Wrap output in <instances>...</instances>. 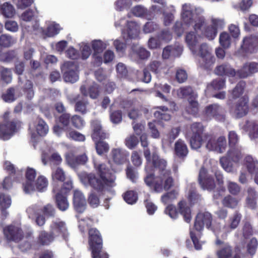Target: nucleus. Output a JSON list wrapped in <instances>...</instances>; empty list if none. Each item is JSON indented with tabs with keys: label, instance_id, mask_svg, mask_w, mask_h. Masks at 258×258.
<instances>
[{
	"label": "nucleus",
	"instance_id": "1",
	"mask_svg": "<svg viewBox=\"0 0 258 258\" xmlns=\"http://www.w3.org/2000/svg\"><path fill=\"white\" fill-rule=\"evenodd\" d=\"M152 163L154 167L159 170V174L154 179L155 191L161 192L163 189H169L173 184V179L170 176V171L166 169V161L153 154Z\"/></svg>",
	"mask_w": 258,
	"mask_h": 258
},
{
	"label": "nucleus",
	"instance_id": "2",
	"mask_svg": "<svg viewBox=\"0 0 258 258\" xmlns=\"http://www.w3.org/2000/svg\"><path fill=\"white\" fill-rule=\"evenodd\" d=\"M213 218L211 214L208 212H201L199 213L195 221V229L196 231H191L190 237L196 249H201V244L199 242L198 236L199 232L201 231L205 226L208 229H212L211 224Z\"/></svg>",
	"mask_w": 258,
	"mask_h": 258
},
{
	"label": "nucleus",
	"instance_id": "3",
	"mask_svg": "<svg viewBox=\"0 0 258 258\" xmlns=\"http://www.w3.org/2000/svg\"><path fill=\"white\" fill-rule=\"evenodd\" d=\"M89 243L93 258H108V254L102 251V239L97 229L91 228L89 230Z\"/></svg>",
	"mask_w": 258,
	"mask_h": 258
},
{
	"label": "nucleus",
	"instance_id": "4",
	"mask_svg": "<svg viewBox=\"0 0 258 258\" xmlns=\"http://www.w3.org/2000/svg\"><path fill=\"white\" fill-rule=\"evenodd\" d=\"M11 112L6 111L3 116V122L0 124V139L7 140L16 132L19 125V121L12 118Z\"/></svg>",
	"mask_w": 258,
	"mask_h": 258
},
{
	"label": "nucleus",
	"instance_id": "5",
	"mask_svg": "<svg viewBox=\"0 0 258 258\" xmlns=\"http://www.w3.org/2000/svg\"><path fill=\"white\" fill-rule=\"evenodd\" d=\"M190 4H184L182 8L181 17L183 23L187 26L194 23L193 27L195 31L198 32L205 24V18L203 16H194Z\"/></svg>",
	"mask_w": 258,
	"mask_h": 258
},
{
	"label": "nucleus",
	"instance_id": "6",
	"mask_svg": "<svg viewBox=\"0 0 258 258\" xmlns=\"http://www.w3.org/2000/svg\"><path fill=\"white\" fill-rule=\"evenodd\" d=\"M82 182L85 185L89 184L98 191H103L108 187L114 186L115 184L107 183V180L98 177L93 173L84 174L81 177Z\"/></svg>",
	"mask_w": 258,
	"mask_h": 258
},
{
	"label": "nucleus",
	"instance_id": "7",
	"mask_svg": "<svg viewBox=\"0 0 258 258\" xmlns=\"http://www.w3.org/2000/svg\"><path fill=\"white\" fill-rule=\"evenodd\" d=\"M206 148L210 151H215L219 153H223L227 148V141L224 136L216 137L213 135H206Z\"/></svg>",
	"mask_w": 258,
	"mask_h": 258
},
{
	"label": "nucleus",
	"instance_id": "8",
	"mask_svg": "<svg viewBox=\"0 0 258 258\" xmlns=\"http://www.w3.org/2000/svg\"><path fill=\"white\" fill-rule=\"evenodd\" d=\"M192 135L190 139V147L193 149L200 148L203 144L202 135L204 126L201 122H194L190 125Z\"/></svg>",
	"mask_w": 258,
	"mask_h": 258
},
{
	"label": "nucleus",
	"instance_id": "9",
	"mask_svg": "<svg viewBox=\"0 0 258 258\" xmlns=\"http://www.w3.org/2000/svg\"><path fill=\"white\" fill-rule=\"evenodd\" d=\"M4 236L8 241L18 242L24 237L22 229L13 225H9L3 229Z\"/></svg>",
	"mask_w": 258,
	"mask_h": 258
},
{
	"label": "nucleus",
	"instance_id": "10",
	"mask_svg": "<svg viewBox=\"0 0 258 258\" xmlns=\"http://www.w3.org/2000/svg\"><path fill=\"white\" fill-rule=\"evenodd\" d=\"M54 238L61 236L63 238L67 241L69 237L68 229L66 223L59 220H54L50 225V232Z\"/></svg>",
	"mask_w": 258,
	"mask_h": 258
},
{
	"label": "nucleus",
	"instance_id": "11",
	"mask_svg": "<svg viewBox=\"0 0 258 258\" xmlns=\"http://www.w3.org/2000/svg\"><path fill=\"white\" fill-rule=\"evenodd\" d=\"M68 99L71 103H75V110L83 114H86L88 111L89 102L85 97H82L80 95H70Z\"/></svg>",
	"mask_w": 258,
	"mask_h": 258
},
{
	"label": "nucleus",
	"instance_id": "12",
	"mask_svg": "<svg viewBox=\"0 0 258 258\" xmlns=\"http://www.w3.org/2000/svg\"><path fill=\"white\" fill-rule=\"evenodd\" d=\"M76 67L72 61H67L61 67L64 71L63 79L65 82L72 83L76 82L79 79L78 73L74 70Z\"/></svg>",
	"mask_w": 258,
	"mask_h": 258
},
{
	"label": "nucleus",
	"instance_id": "13",
	"mask_svg": "<svg viewBox=\"0 0 258 258\" xmlns=\"http://www.w3.org/2000/svg\"><path fill=\"white\" fill-rule=\"evenodd\" d=\"M199 182L204 189L212 190L216 187L215 180L213 177L208 175L204 167L201 168L199 175Z\"/></svg>",
	"mask_w": 258,
	"mask_h": 258
},
{
	"label": "nucleus",
	"instance_id": "14",
	"mask_svg": "<svg viewBox=\"0 0 258 258\" xmlns=\"http://www.w3.org/2000/svg\"><path fill=\"white\" fill-rule=\"evenodd\" d=\"M94 167L98 174L103 180H107V183L115 184L116 177L111 172L109 167L104 163H94Z\"/></svg>",
	"mask_w": 258,
	"mask_h": 258
},
{
	"label": "nucleus",
	"instance_id": "15",
	"mask_svg": "<svg viewBox=\"0 0 258 258\" xmlns=\"http://www.w3.org/2000/svg\"><path fill=\"white\" fill-rule=\"evenodd\" d=\"M248 111V100L245 97L240 98L231 109V112L236 118H240L245 115Z\"/></svg>",
	"mask_w": 258,
	"mask_h": 258
},
{
	"label": "nucleus",
	"instance_id": "16",
	"mask_svg": "<svg viewBox=\"0 0 258 258\" xmlns=\"http://www.w3.org/2000/svg\"><path fill=\"white\" fill-rule=\"evenodd\" d=\"M205 112L207 116L213 117L221 121L225 120V112L223 109L217 104L208 106L205 109Z\"/></svg>",
	"mask_w": 258,
	"mask_h": 258
},
{
	"label": "nucleus",
	"instance_id": "17",
	"mask_svg": "<svg viewBox=\"0 0 258 258\" xmlns=\"http://www.w3.org/2000/svg\"><path fill=\"white\" fill-rule=\"evenodd\" d=\"M73 204L75 210L79 213L83 212L86 209V199L83 194L78 189L74 191Z\"/></svg>",
	"mask_w": 258,
	"mask_h": 258
},
{
	"label": "nucleus",
	"instance_id": "18",
	"mask_svg": "<svg viewBox=\"0 0 258 258\" xmlns=\"http://www.w3.org/2000/svg\"><path fill=\"white\" fill-rule=\"evenodd\" d=\"M36 175V170L32 168H28L26 172V181L23 184L24 191L26 194L35 190L34 179Z\"/></svg>",
	"mask_w": 258,
	"mask_h": 258
},
{
	"label": "nucleus",
	"instance_id": "19",
	"mask_svg": "<svg viewBox=\"0 0 258 258\" xmlns=\"http://www.w3.org/2000/svg\"><path fill=\"white\" fill-rule=\"evenodd\" d=\"M140 33V27L134 21L127 22L126 33L122 32V35L124 39H135L138 37Z\"/></svg>",
	"mask_w": 258,
	"mask_h": 258
},
{
	"label": "nucleus",
	"instance_id": "20",
	"mask_svg": "<svg viewBox=\"0 0 258 258\" xmlns=\"http://www.w3.org/2000/svg\"><path fill=\"white\" fill-rule=\"evenodd\" d=\"M256 72H258V63L251 62L245 63L237 74L239 77L244 78Z\"/></svg>",
	"mask_w": 258,
	"mask_h": 258
},
{
	"label": "nucleus",
	"instance_id": "21",
	"mask_svg": "<svg viewBox=\"0 0 258 258\" xmlns=\"http://www.w3.org/2000/svg\"><path fill=\"white\" fill-rule=\"evenodd\" d=\"M92 129V138L94 141L103 139L107 137V134L104 132L99 121L95 120L91 122Z\"/></svg>",
	"mask_w": 258,
	"mask_h": 258
},
{
	"label": "nucleus",
	"instance_id": "22",
	"mask_svg": "<svg viewBox=\"0 0 258 258\" xmlns=\"http://www.w3.org/2000/svg\"><path fill=\"white\" fill-rule=\"evenodd\" d=\"M214 73L219 76L234 77L236 73L228 63H222L215 68Z\"/></svg>",
	"mask_w": 258,
	"mask_h": 258
},
{
	"label": "nucleus",
	"instance_id": "23",
	"mask_svg": "<svg viewBox=\"0 0 258 258\" xmlns=\"http://www.w3.org/2000/svg\"><path fill=\"white\" fill-rule=\"evenodd\" d=\"M111 153L114 162L117 164H122L127 161L128 154L121 148H114Z\"/></svg>",
	"mask_w": 258,
	"mask_h": 258
},
{
	"label": "nucleus",
	"instance_id": "24",
	"mask_svg": "<svg viewBox=\"0 0 258 258\" xmlns=\"http://www.w3.org/2000/svg\"><path fill=\"white\" fill-rule=\"evenodd\" d=\"M80 92L84 97H87L88 95L92 99H96L99 94L98 85L96 84H93L89 87L87 89L85 85H82L80 88Z\"/></svg>",
	"mask_w": 258,
	"mask_h": 258
},
{
	"label": "nucleus",
	"instance_id": "25",
	"mask_svg": "<svg viewBox=\"0 0 258 258\" xmlns=\"http://www.w3.org/2000/svg\"><path fill=\"white\" fill-rule=\"evenodd\" d=\"M241 146L229 147L226 155L235 163H238L243 157Z\"/></svg>",
	"mask_w": 258,
	"mask_h": 258
},
{
	"label": "nucleus",
	"instance_id": "26",
	"mask_svg": "<svg viewBox=\"0 0 258 258\" xmlns=\"http://www.w3.org/2000/svg\"><path fill=\"white\" fill-rule=\"evenodd\" d=\"M232 253L231 246L227 243H224L217 251L216 255L218 258H240L238 254H235L232 256Z\"/></svg>",
	"mask_w": 258,
	"mask_h": 258
},
{
	"label": "nucleus",
	"instance_id": "27",
	"mask_svg": "<svg viewBox=\"0 0 258 258\" xmlns=\"http://www.w3.org/2000/svg\"><path fill=\"white\" fill-rule=\"evenodd\" d=\"M175 154L180 158H185L188 153L187 146L181 139L178 140L174 144Z\"/></svg>",
	"mask_w": 258,
	"mask_h": 258
},
{
	"label": "nucleus",
	"instance_id": "28",
	"mask_svg": "<svg viewBox=\"0 0 258 258\" xmlns=\"http://www.w3.org/2000/svg\"><path fill=\"white\" fill-rule=\"evenodd\" d=\"M36 128L37 134L41 136H45L48 132V127L44 120L40 118H37L35 122L30 124L29 129Z\"/></svg>",
	"mask_w": 258,
	"mask_h": 258
},
{
	"label": "nucleus",
	"instance_id": "29",
	"mask_svg": "<svg viewBox=\"0 0 258 258\" xmlns=\"http://www.w3.org/2000/svg\"><path fill=\"white\" fill-rule=\"evenodd\" d=\"M256 39L253 36L246 37L242 41L241 48L246 52H252L256 44Z\"/></svg>",
	"mask_w": 258,
	"mask_h": 258
},
{
	"label": "nucleus",
	"instance_id": "30",
	"mask_svg": "<svg viewBox=\"0 0 258 258\" xmlns=\"http://www.w3.org/2000/svg\"><path fill=\"white\" fill-rule=\"evenodd\" d=\"M244 165L248 172L251 174L258 172V161L251 155H246L244 159Z\"/></svg>",
	"mask_w": 258,
	"mask_h": 258
},
{
	"label": "nucleus",
	"instance_id": "31",
	"mask_svg": "<svg viewBox=\"0 0 258 258\" xmlns=\"http://www.w3.org/2000/svg\"><path fill=\"white\" fill-rule=\"evenodd\" d=\"M179 212L183 216L184 220L188 223L191 219V211L185 201H181L178 204Z\"/></svg>",
	"mask_w": 258,
	"mask_h": 258
},
{
	"label": "nucleus",
	"instance_id": "32",
	"mask_svg": "<svg viewBox=\"0 0 258 258\" xmlns=\"http://www.w3.org/2000/svg\"><path fill=\"white\" fill-rule=\"evenodd\" d=\"M133 14L139 17H144L147 19H151L153 16L151 12L146 8L142 6H137L132 9Z\"/></svg>",
	"mask_w": 258,
	"mask_h": 258
},
{
	"label": "nucleus",
	"instance_id": "33",
	"mask_svg": "<svg viewBox=\"0 0 258 258\" xmlns=\"http://www.w3.org/2000/svg\"><path fill=\"white\" fill-rule=\"evenodd\" d=\"M244 129L251 138L255 139L258 137V124L254 121H247Z\"/></svg>",
	"mask_w": 258,
	"mask_h": 258
},
{
	"label": "nucleus",
	"instance_id": "34",
	"mask_svg": "<svg viewBox=\"0 0 258 258\" xmlns=\"http://www.w3.org/2000/svg\"><path fill=\"white\" fill-rule=\"evenodd\" d=\"M177 95L180 98L189 96L192 99H197L198 94L195 93L189 86H185L180 88L177 90Z\"/></svg>",
	"mask_w": 258,
	"mask_h": 258
},
{
	"label": "nucleus",
	"instance_id": "35",
	"mask_svg": "<svg viewBox=\"0 0 258 258\" xmlns=\"http://www.w3.org/2000/svg\"><path fill=\"white\" fill-rule=\"evenodd\" d=\"M55 201L57 207L61 211H66L69 207V203L67 198L60 193H57L55 196Z\"/></svg>",
	"mask_w": 258,
	"mask_h": 258
},
{
	"label": "nucleus",
	"instance_id": "36",
	"mask_svg": "<svg viewBox=\"0 0 258 258\" xmlns=\"http://www.w3.org/2000/svg\"><path fill=\"white\" fill-rule=\"evenodd\" d=\"M88 158L85 154H83L76 157L68 156L67 161L72 167H75L78 164H84L86 163Z\"/></svg>",
	"mask_w": 258,
	"mask_h": 258
},
{
	"label": "nucleus",
	"instance_id": "37",
	"mask_svg": "<svg viewBox=\"0 0 258 258\" xmlns=\"http://www.w3.org/2000/svg\"><path fill=\"white\" fill-rule=\"evenodd\" d=\"M220 163L226 172L228 173H233L234 172L235 169L232 161L227 156L222 157L220 159Z\"/></svg>",
	"mask_w": 258,
	"mask_h": 258
},
{
	"label": "nucleus",
	"instance_id": "38",
	"mask_svg": "<svg viewBox=\"0 0 258 258\" xmlns=\"http://www.w3.org/2000/svg\"><path fill=\"white\" fill-rule=\"evenodd\" d=\"M149 69L152 72L158 74L162 72H166V66L160 61L153 60L152 61L149 65Z\"/></svg>",
	"mask_w": 258,
	"mask_h": 258
},
{
	"label": "nucleus",
	"instance_id": "39",
	"mask_svg": "<svg viewBox=\"0 0 258 258\" xmlns=\"http://www.w3.org/2000/svg\"><path fill=\"white\" fill-rule=\"evenodd\" d=\"M2 14L7 18H12L15 14V10L12 5L6 2L0 7Z\"/></svg>",
	"mask_w": 258,
	"mask_h": 258
},
{
	"label": "nucleus",
	"instance_id": "40",
	"mask_svg": "<svg viewBox=\"0 0 258 258\" xmlns=\"http://www.w3.org/2000/svg\"><path fill=\"white\" fill-rule=\"evenodd\" d=\"M200 63L201 66L205 69H211L214 63V57L212 54L201 56Z\"/></svg>",
	"mask_w": 258,
	"mask_h": 258
},
{
	"label": "nucleus",
	"instance_id": "41",
	"mask_svg": "<svg viewBox=\"0 0 258 258\" xmlns=\"http://www.w3.org/2000/svg\"><path fill=\"white\" fill-rule=\"evenodd\" d=\"M185 40L190 49L192 52L196 51V45L199 41V37L196 36L195 32H191L186 35Z\"/></svg>",
	"mask_w": 258,
	"mask_h": 258
},
{
	"label": "nucleus",
	"instance_id": "42",
	"mask_svg": "<svg viewBox=\"0 0 258 258\" xmlns=\"http://www.w3.org/2000/svg\"><path fill=\"white\" fill-rule=\"evenodd\" d=\"M188 104L185 108L186 111L190 114L196 115L199 111V105L196 99L189 98L188 100Z\"/></svg>",
	"mask_w": 258,
	"mask_h": 258
},
{
	"label": "nucleus",
	"instance_id": "43",
	"mask_svg": "<svg viewBox=\"0 0 258 258\" xmlns=\"http://www.w3.org/2000/svg\"><path fill=\"white\" fill-rule=\"evenodd\" d=\"M132 50L133 52L141 59H147L150 55L149 51L147 50L145 48L138 46L137 45H134L132 46Z\"/></svg>",
	"mask_w": 258,
	"mask_h": 258
},
{
	"label": "nucleus",
	"instance_id": "44",
	"mask_svg": "<svg viewBox=\"0 0 258 258\" xmlns=\"http://www.w3.org/2000/svg\"><path fill=\"white\" fill-rule=\"evenodd\" d=\"M94 53H100L105 49L107 44L101 40H94L91 42Z\"/></svg>",
	"mask_w": 258,
	"mask_h": 258
},
{
	"label": "nucleus",
	"instance_id": "45",
	"mask_svg": "<svg viewBox=\"0 0 258 258\" xmlns=\"http://www.w3.org/2000/svg\"><path fill=\"white\" fill-rule=\"evenodd\" d=\"M54 239L53 236H52L50 232L48 233L45 231H42L39 234L38 240L39 242L42 245H48Z\"/></svg>",
	"mask_w": 258,
	"mask_h": 258
},
{
	"label": "nucleus",
	"instance_id": "46",
	"mask_svg": "<svg viewBox=\"0 0 258 258\" xmlns=\"http://www.w3.org/2000/svg\"><path fill=\"white\" fill-rule=\"evenodd\" d=\"M14 88L11 87L7 90L6 92L2 95V98L6 102L11 103L14 101L17 98L15 93Z\"/></svg>",
	"mask_w": 258,
	"mask_h": 258
},
{
	"label": "nucleus",
	"instance_id": "47",
	"mask_svg": "<svg viewBox=\"0 0 258 258\" xmlns=\"http://www.w3.org/2000/svg\"><path fill=\"white\" fill-rule=\"evenodd\" d=\"M241 215L239 213L236 212L229 219V224L227 227L228 229H230V230L235 229L236 228L241 220ZM225 228H227V227H225Z\"/></svg>",
	"mask_w": 258,
	"mask_h": 258
},
{
	"label": "nucleus",
	"instance_id": "48",
	"mask_svg": "<svg viewBox=\"0 0 258 258\" xmlns=\"http://www.w3.org/2000/svg\"><path fill=\"white\" fill-rule=\"evenodd\" d=\"M48 183V180L44 176H39L34 183L35 189L40 191H43L47 187Z\"/></svg>",
	"mask_w": 258,
	"mask_h": 258
},
{
	"label": "nucleus",
	"instance_id": "49",
	"mask_svg": "<svg viewBox=\"0 0 258 258\" xmlns=\"http://www.w3.org/2000/svg\"><path fill=\"white\" fill-rule=\"evenodd\" d=\"M138 143V138L133 134L127 136L124 140V144L125 146L130 149H133L135 148Z\"/></svg>",
	"mask_w": 258,
	"mask_h": 258
},
{
	"label": "nucleus",
	"instance_id": "50",
	"mask_svg": "<svg viewBox=\"0 0 258 258\" xmlns=\"http://www.w3.org/2000/svg\"><path fill=\"white\" fill-rule=\"evenodd\" d=\"M178 193L173 190L167 192L161 197V201L164 204H167L177 198Z\"/></svg>",
	"mask_w": 258,
	"mask_h": 258
},
{
	"label": "nucleus",
	"instance_id": "51",
	"mask_svg": "<svg viewBox=\"0 0 258 258\" xmlns=\"http://www.w3.org/2000/svg\"><path fill=\"white\" fill-rule=\"evenodd\" d=\"M43 214L47 218L54 217L55 215V209L54 206L50 204H47L41 209Z\"/></svg>",
	"mask_w": 258,
	"mask_h": 258
},
{
	"label": "nucleus",
	"instance_id": "52",
	"mask_svg": "<svg viewBox=\"0 0 258 258\" xmlns=\"http://www.w3.org/2000/svg\"><path fill=\"white\" fill-rule=\"evenodd\" d=\"M238 201L235 198L230 195L225 197L222 201L224 206L230 208H235L238 204Z\"/></svg>",
	"mask_w": 258,
	"mask_h": 258
},
{
	"label": "nucleus",
	"instance_id": "53",
	"mask_svg": "<svg viewBox=\"0 0 258 258\" xmlns=\"http://www.w3.org/2000/svg\"><path fill=\"white\" fill-rule=\"evenodd\" d=\"M60 30V27L59 25L52 22L48 26L45 34L48 37H52L57 34Z\"/></svg>",
	"mask_w": 258,
	"mask_h": 258
},
{
	"label": "nucleus",
	"instance_id": "54",
	"mask_svg": "<svg viewBox=\"0 0 258 258\" xmlns=\"http://www.w3.org/2000/svg\"><path fill=\"white\" fill-rule=\"evenodd\" d=\"M219 42L224 48H228L231 45V37L227 33L223 32L220 35Z\"/></svg>",
	"mask_w": 258,
	"mask_h": 258
},
{
	"label": "nucleus",
	"instance_id": "55",
	"mask_svg": "<svg viewBox=\"0 0 258 258\" xmlns=\"http://www.w3.org/2000/svg\"><path fill=\"white\" fill-rule=\"evenodd\" d=\"M225 87V80L222 79H216L213 80L209 84L208 87H212L213 89L219 90L224 88Z\"/></svg>",
	"mask_w": 258,
	"mask_h": 258
},
{
	"label": "nucleus",
	"instance_id": "56",
	"mask_svg": "<svg viewBox=\"0 0 258 258\" xmlns=\"http://www.w3.org/2000/svg\"><path fill=\"white\" fill-rule=\"evenodd\" d=\"M245 86V83L243 81L239 82L232 91V97L234 98L239 97L243 93Z\"/></svg>",
	"mask_w": 258,
	"mask_h": 258
},
{
	"label": "nucleus",
	"instance_id": "57",
	"mask_svg": "<svg viewBox=\"0 0 258 258\" xmlns=\"http://www.w3.org/2000/svg\"><path fill=\"white\" fill-rule=\"evenodd\" d=\"M227 188L229 192L233 195H237L240 191V186L235 182L227 181Z\"/></svg>",
	"mask_w": 258,
	"mask_h": 258
},
{
	"label": "nucleus",
	"instance_id": "58",
	"mask_svg": "<svg viewBox=\"0 0 258 258\" xmlns=\"http://www.w3.org/2000/svg\"><path fill=\"white\" fill-rule=\"evenodd\" d=\"M65 173L60 168H57L52 173V178L53 180L63 181L65 179Z\"/></svg>",
	"mask_w": 258,
	"mask_h": 258
},
{
	"label": "nucleus",
	"instance_id": "59",
	"mask_svg": "<svg viewBox=\"0 0 258 258\" xmlns=\"http://www.w3.org/2000/svg\"><path fill=\"white\" fill-rule=\"evenodd\" d=\"M229 147L238 146L239 136L235 131H230L228 135Z\"/></svg>",
	"mask_w": 258,
	"mask_h": 258
},
{
	"label": "nucleus",
	"instance_id": "60",
	"mask_svg": "<svg viewBox=\"0 0 258 258\" xmlns=\"http://www.w3.org/2000/svg\"><path fill=\"white\" fill-rule=\"evenodd\" d=\"M123 199L127 203L133 204L138 199L137 194L134 191H128L124 194Z\"/></svg>",
	"mask_w": 258,
	"mask_h": 258
},
{
	"label": "nucleus",
	"instance_id": "61",
	"mask_svg": "<svg viewBox=\"0 0 258 258\" xmlns=\"http://www.w3.org/2000/svg\"><path fill=\"white\" fill-rule=\"evenodd\" d=\"M159 109H160L162 112L159 110L155 111L154 113L155 117L165 120H168L170 119V116L169 114L163 112L168 110L167 107L165 106H161L159 107Z\"/></svg>",
	"mask_w": 258,
	"mask_h": 258
},
{
	"label": "nucleus",
	"instance_id": "62",
	"mask_svg": "<svg viewBox=\"0 0 258 258\" xmlns=\"http://www.w3.org/2000/svg\"><path fill=\"white\" fill-rule=\"evenodd\" d=\"M14 43L13 38L9 35L3 34L0 36V45L8 47Z\"/></svg>",
	"mask_w": 258,
	"mask_h": 258
},
{
	"label": "nucleus",
	"instance_id": "63",
	"mask_svg": "<svg viewBox=\"0 0 258 258\" xmlns=\"http://www.w3.org/2000/svg\"><path fill=\"white\" fill-rule=\"evenodd\" d=\"M96 141V149L98 154L101 155L104 152H106L109 150L108 144L103 141Z\"/></svg>",
	"mask_w": 258,
	"mask_h": 258
},
{
	"label": "nucleus",
	"instance_id": "64",
	"mask_svg": "<svg viewBox=\"0 0 258 258\" xmlns=\"http://www.w3.org/2000/svg\"><path fill=\"white\" fill-rule=\"evenodd\" d=\"M11 204V199L8 196L0 194V208L7 209Z\"/></svg>",
	"mask_w": 258,
	"mask_h": 258
}]
</instances>
